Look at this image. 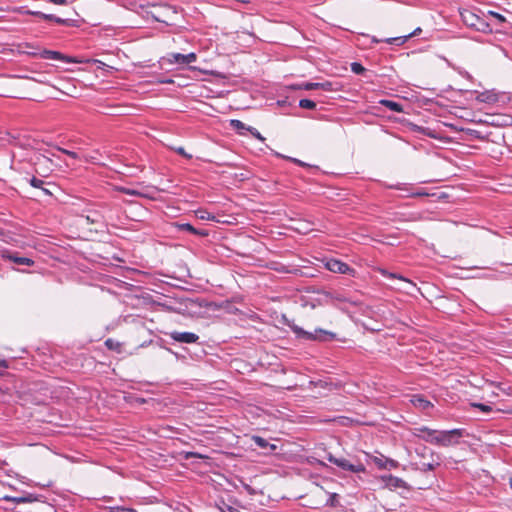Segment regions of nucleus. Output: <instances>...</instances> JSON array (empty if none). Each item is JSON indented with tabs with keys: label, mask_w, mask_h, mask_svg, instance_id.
<instances>
[{
	"label": "nucleus",
	"mask_w": 512,
	"mask_h": 512,
	"mask_svg": "<svg viewBox=\"0 0 512 512\" xmlns=\"http://www.w3.org/2000/svg\"><path fill=\"white\" fill-rule=\"evenodd\" d=\"M420 32H421V28H417L412 33H410L408 35L387 38L384 41L388 44L403 45L409 38L418 35Z\"/></svg>",
	"instance_id": "2eb2a0df"
},
{
	"label": "nucleus",
	"mask_w": 512,
	"mask_h": 512,
	"mask_svg": "<svg viewBox=\"0 0 512 512\" xmlns=\"http://www.w3.org/2000/svg\"><path fill=\"white\" fill-rule=\"evenodd\" d=\"M48 2L57 4V5H67L69 4L68 0H48Z\"/></svg>",
	"instance_id": "f704fd0d"
},
{
	"label": "nucleus",
	"mask_w": 512,
	"mask_h": 512,
	"mask_svg": "<svg viewBox=\"0 0 512 512\" xmlns=\"http://www.w3.org/2000/svg\"><path fill=\"white\" fill-rule=\"evenodd\" d=\"M37 421L45 422L47 420L45 418H42V417H37ZM48 421L50 422L51 420H48Z\"/></svg>",
	"instance_id": "37998d69"
},
{
	"label": "nucleus",
	"mask_w": 512,
	"mask_h": 512,
	"mask_svg": "<svg viewBox=\"0 0 512 512\" xmlns=\"http://www.w3.org/2000/svg\"><path fill=\"white\" fill-rule=\"evenodd\" d=\"M164 60L169 64L186 65L185 54L181 53H169L166 57H164Z\"/></svg>",
	"instance_id": "dca6fc26"
},
{
	"label": "nucleus",
	"mask_w": 512,
	"mask_h": 512,
	"mask_svg": "<svg viewBox=\"0 0 512 512\" xmlns=\"http://www.w3.org/2000/svg\"><path fill=\"white\" fill-rule=\"evenodd\" d=\"M383 482L387 488L396 489V488H404L406 487V483L401 478L389 475L383 477Z\"/></svg>",
	"instance_id": "4468645a"
},
{
	"label": "nucleus",
	"mask_w": 512,
	"mask_h": 512,
	"mask_svg": "<svg viewBox=\"0 0 512 512\" xmlns=\"http://www.w3.org/2000/svg\"><path fill=\"white\" fill-rule=\"evenodd\" d=\"M85 220L88 222V223H101L103 221V216L95 211V212H92L91 214L85 216Z\"/></svg>",
	"instance_id": "aec40b11"
},
{
	"label": "nucleus",
	"mask_w": 512,
	"mask_h": 512,
	"mask_svg": "<svg viewBox=\"0 0 512 512\" xmlns=\"http://www.w3.org/2000/svg\"><path fill=\"white\" fill-rule=\"evenodd\" d=\"M412 434L418 438L423 439L426 442H429L431 444H435L438 430H433L428 427H419L412 429Z\"/></svg>",
	"instance_id": "6e6552de"
},
{
	"label": "nucleus",
	"mask_w": 512,
	"mask_h": 512,
	"mask_svg": "<svg viewBox=\"0 0 512 512\" xmlns=\"http://www.w3.org/2000/svg\"><path fill=\"white\" fill-rule=\"evenodd\" d=\"M106 344H107V345H109V346H112L111 340H110V339H109V340H107V341H106Z\"/></svg>",
	"instance_id": "de8ad7c7"
},
{
	"label": "nucleus",
	"mask_w": 512,
	"mask_h": 512,
	"mask_svg": "<svg viewBox=\"0 0 512 512\" xmlns=\"http://www.w3.org/2000/svg\"><path fill=\"white\" fill-rule=\"evenodd\" d=\"M39 57L45 60H61L67 63H81L80 60L66 56L58 51L39 49L34 47V58Z\"/></svg>",
	"instance_id": "423d86ee"
},
{
	"label": "nucleus",
	"mask_w": 512,
	"mask_h": 512,
	"mask_svg": "<svg viewBox=\"0 0 512 512\" xmlns=\"http://www.w3.org/2000/svg\"><path fill=\"white\" fill-rule=\"evenodd\" d=\"M464 430L462 429H452L448 431H438V435L435 441V445L440 446H454L459 443V439L463 437Z\"/></svg>",
	"instance_id": "39448f33"
},
{
	"label": "nucleus",
	"mask_w": 512,
	"mask_h": 512,
	"mask_svg": "<svg viewBox=\"0 0 512 512\" xmlns=\"http://www.w3.org/2000/svg\"><path fill=\"white\" fill-rule=\"evenodd\" d=\"M488 15L495 18L499 23H504L506 21V18L498 12L488 11Z\"/></svg>",
	"instance_id": "cd10ccee"
},
{
	"label": "nucleus",
	"mask_w": 512,
	"mask_h": 512,
	"mask_svg": "<svg viewBox=\"0 0 512 512\" xmlns=\"http://www.w3.org/2000/svg\"><path fill=\"white\" fill-rule=\"evenodd\" d=\"M34 17L42 18L44 20L54 21L57 24L66 26H77V23L73 19H63L53 14H45L43 12L34 11Z\"/></svg>",
	"instance_id": "9d476101"
},
{
	"label": "nucleus",
	"mask_w": 512,
	"mask_h": 512,
	"mask_svg": "<svg viewBox=\"0 0 512 512\" xmlns=\"http://www.w3.org/2000/svg\"><path fill=\"white\" fill-rule=\"evenodd\" d=\"M189 457H198V458H203V456H202L201 454L194 453V452L188 453V454H187V458H189Z\"/></svg>",
	"instance_id": "ea45409f"
},
{
	"label": "nucleus",
	"mask_w": 512,
	"mask_h": 512,
	"mask_svg": "<svg viewBox=\"0 0 512 512\" xmlns=\"http://www.w3.org/2000/svg\"><path fill=\"white\" fill-rule=\"evenodd\" d=\"M53 155L49 150L42 149L38 140L34 139V172L45 177L53 169V162L50 156Z\"/></svg>",
	"instance_id": "f257e3e1"
},
{
	"label": "nucleus",
	"mask_w": 512,
	"mask_h": 512,
	"mask_svg": "<svg viewBox=\"0 0 512 512\" xmlns=\"http://www.w3.org/2000/svg\"><path fill=\"white\" fill-rule=\"evenodd\" d=\"M2 234H3V232H2V230L0 229V235H2Z\"/></svg>",
	"instance_id": "3c124183"
},
{
	"label": "nucleus",
	"mask_w": 512,
	"mask_h": 512,
	"mask_svg": "<svg viewBox=\"0 0 512 512\" xmlns=\"http://www.w3.org/2000/svg\"><path fill=\"white\" fill-rule=\"evenodd\" d=\"M380 104H382L383 106H385L386 108H388L389 110H391L393 112L399 113V112L403 111L402 105L398 102H394L391 100H381Z\"/></svg>",
	"instance_id": "a211bd4d"
},
{
	"label": "nucleus",
	"mask_w": 512,
	"mask_h": 512,
	"mask_svg": "<svg viewBox=\"0 0 512 512\" xmlns=\"http://www.w3.org/2000/svg\"><path fill=\"white\" fill-rule=\"evenodd\" d=\"M196 216H197V218H199L201 220H214L215 219V216L206 210H197Z\"/></svg>",
	"instance_id": "4be33fe9"
},
{
	"label": "nucleus",
	"mask_w": 512,
	"mask_h": 512,
	"mask_svg": "<svg viewBox=\"0 0 512 512\" xmlns=\"http://www.w3.org/2000/svg\"><path fill=\"white\" fill-rule=\"evenodd\" d=\"M34 82H40V83H43V82H44L43 77H40V78H35V77H34Z\"/></svg>",
	"instance_id": "a19ab883"
},
{
	"label": "nucleus",
	"mask_w": 512,
	"mask_h": 512,
	"mask_svg": "<svg viewBox=\"0 0 512 512\" xmlns=\"http://www.w3.org/2000/svg\"><path fill=\"white\" fill-rule=\"evenodd\" d=\"M351 70L355 74H362L365 71V68L358 62H353L351 64Z\"/></svg>",
	"instance_id": "393cba45"
},
{
	"label": "nucleus",
	"mask_w": 512,
	"mask_h": 512,
	"mask_svg": "<svg viewBox=\"0 0 512 512\" xmlns=\"http://www.w3.org/2000/svg\"><path fill=\"white\" fill-rule=\"evenodd\" d=\"M299 106L303 109L312 110L316 107V103L310 99H301L299 101Z\"/></svg>",
	"instance_id": "b1692460"
},
{
	"label": "nucleus",
	"mask_w": 512,
	"mask_h": 512,
	"mask_svg": "<svg viewBox=\"0 0 512 512\" xmlns=\"http://www.w3.org/2000/svg\"><path fill=\"white\" fill-rule=\"evenodd\" d=\"M252 440L254 441V443L262 448V449H267L269 448L270 450L274 451L276 449V445L274 444H270L266 439L260 437V436H253L252 437Z\"/></svg>",
	"instance_id": "f3484780"
},
{
	"label": "nucleus",
	"mask_w": 512,
	"mask_h": 512,
	"mask_svg": "<svg viewBox=\"0 0 512 512\" xmlns=\"http://www.w3.org/2000/svg\"><path fill=\"white\" fill-rule=\"evenodd\" d=\"M56 191H58V187L54 183H46L43 180L34 177V201L52 198Z\"/></svg>",
	"instance_id": "7ed1b4c3"
},
{
	"label": "nucleus",
	"mask_w": 512,
	"mask_h": 512,
	"mask_svg": "<svg viewBox=\"0 0 512 512\" xmlns=\"http://www.w3.org/2000/svg\"><path fill=\"white\" fill-rule=\"evenodd\" d=\"M248 131L257 139H259L260 141H264L265 138L253 127H249L248 128Z\"/></svg>",
	"instance_id": "c756f323"
},
{
	"label": "nucleus",
	"mask_w": 512,
	"mask_h": 512,
	"mask_svg": "<svg viewBox=\"0 0 512 512\" xmlns=\"http://www.w3.org/2000/svg\"><path fill=\"white\" fill-rule=\"evenodd\" d=\"M3 258L9 259L15 265H31L32 260L28 257L19 256L16 252L4 251L2 254Z\"/></svg>",
	"instance_id": "f8f14e48"
},
{
	"label": "nucleus",
	"mask_w": 512,
	"mask_h": 512,
	"mask_svg": "<svg viewBox=\"0 0 512 512\" xmlns=\"http://www.w3.org/2000/svg\"><path fill=\"white\" fill-rule=\"evenodd\" d=\"M0 367H7L5 360L0 359Z\"/></svg>",
	"instance_id": "79ce46f5"
},
{
	"label": "nucleus",
	"mask_w": 512,
	"mask_h": 512,
	"mask_svg": "<svg viewBox=\"0 0 512 512\" xmlns=\"http://www.w3.org/2000/svg\"><path fill=\"white\" fill-rule=\"evenodd\" d=\"M380 41H381V40H379V39H377V38H375V37H373V38H372V42H373V43H378V42H380Z\"/></svg>",
	"instance_id": "49530a36"
},
{
	"label": "nucleus",
	"mask_w": 512,
	"mask_h": 512,
	"mask_svg": "<svg viewBox=\"0 0 512 512\" xmlns=\"http://www.w3.org/2000/svg\"><path fill=\"white\" fill-rule=\"evenodd\" d=\"M327 459L329 462L337 465L339 468H341L345 471H350L353 473H360V472L365 471L364 465L360 462H358L356 464H352L349 462V460H347L345 458H337V457L333 456L332 454H329Z\"/></svg>",
	"instance_id": "0eeeda50"
},
{
	"label": "nucleus",
	"mask_w": 512,
	"mask_h": 512,
	"mask_svg": "<svg viewBox=\"0 0 512 512\" xmlns=\"http://www.w3.org/2000/svg\"><path fill=\"white\" fill-rule=\"evenodd\" d=\"M106 344H107V345H109V346H112L111 340H110V339H109V340H107V341H106Z\"/></svg>",
	"instance_id": "09e8293b"
},
{
	"label": "nucleus",
	"mask_w": 512,
	"mask_h": 512,
	"mask_svg": "<svg viewBox=\"0 0 512 512\" xmlns=\"http://www.w3.org/2000/svg\"><path fill=\"white\" fill-rule=\"evenodd\" d=\"M132 511L133 510L126 509V508H123V507H116V508H114L113 512H132Z\"/></svg>",
	"instance_id": "4c0bfd02"
},
{
	"label": "nucleus",
	"mask_w": 512,
	"mask_h": 512,
	"mask_svg": "<svg viewBox=\"0 0 512 512\" xmlns=\"http://www.w3.org/2000/svg\"><path fill=\"white\" fill-rule=\"evenodd\" d=\"M509 485L512 488V477L509 479Z\"/></svg>",
	"instance_id": "8fccbe9b"
},
{
	"label": "nucleus",
	"mask_w": 512,
	"mask_h": 512,
	"mask_svg": "<svg viewBox=\"0 0 512 512\" xmlns=\"http://www.w3.org/2000/svg\"><path fill=\"white\" fill-rule=\"evenodd\" d=\"M326 268L335 273L345 274L350 270V267L339 260L330 259L326 262Z\"/></svg>",
	"instance_id": "9b49d317"
},
{
	"label": "nucleus",
	"mask_w": 512,
	"mask_h": 512,
	"mask_svg": "<svg viewBox=\"0 0 512 512\" xmlns=\"http://www.w3.org/2000/svg\"><path fill=\"white\" fill-rule=\"evenodd\" d=\"M475 407L479 408L481 411H484V412H490L491 411V407L488 406V405H484V404H474Z\"/></svg>",
	"instance_id": "72a5a7b5"
},
{
	"label": "nucleus",
	"mask_w": 512,
	"mask_h": 512,
	"mask_svg": "<svg viewBox=\"0 0 512 512\" xmlns=\"http://www.w3.org/2000/svg\"><path fill=\"white\" fill-rule=\"evenodd\" d=\"M288 160L300 165V166H305L306 164L298 159H295V158H291V157H287Z\"/></svg>",
	"instance_id": "e433bc0d"
},
{
	"label": "nucleus",
	"mask_w": 512,
	"mask_h": 512,
	"mask_svg": "<svg viewBox=\"0 0 512 512\" xmlns=\"http://www.w3.org/2000/svg\"><path fill=\"white\" fill-rule=\"evenodd\" d=\"M460 16L462 22L469 28L482 33H492L493 31L490 24L472 10L463 9L460 11Z\"/></svg>",
	"instance_id": "f03ea898"
},
{
	"label": "nucleus",
	"mask_w": 512,
	"mask_h": 512,
	"mask_svg": "<svg viewBox=\"0 0 512 512\" xmlns=\"http://www.w3.org/2000/svg\"><path fill=\"white\" fill-rule=\"evenodd\" d=\"M319 89H322V90H325V91H331L332 90V83L331 82L319 83Z\"/></svg>",
	"instance_id": "2f4dec72"
},
{
	"label": "nucleus",
	"mask_w": 512,
	"mask_h": 512,
	"mask_svg": "<svg viewBox=\"0 0 512 512\" xmlns=\"http://www.w3.org/2000/svg\"><path fill=\"white\" fill-rule=\"evenodd\" d=\"M230 126L238 131H242V130L248 131V128H249V127H246V125L242 121L237 120V119L230 120Z\"/></svg>",
	"instance_id": "5701e85b"
},
{
	"label": "nucleus",
	"mask_w": 512,
	"mask_h": 512,
	"mask_svg": "<svg viewBox=\"0 0 512 512\" xmlns=\"http://www.w3.org/2000/svg\"><path fill=\"white\" fill-rule=\"evenodd\" d=\"M40 508H48L50 512L53 511V508L51 506L46 505L44 502H38L37 510Z\"/></svg>",
	"instance_id": "c9c22d12"
},
{
	"label": "nucleus",
	"mask_w": 512,
	"mask_h": 512,
	"mask_svg": "<svg viewBox=\"0 0 512 512\" xmlns=\"http://www.w3.org/2000/svg\"><path fill=\"white\" fill-rule=\"evenodd\" d=\"M185 60H186V64L193 63L197 60V55L194 52L185 54Z\"/></svg>",
	"instance_id": "c85d7f7f"
},
{
	"label": "nucleus",
	"mask_w": 512,
	"mask_h": 512,
	"mask_svg": "<svg viewBox=\"0 0 512 512\" xmlns=\"http://www.w3.org/2000/svg\"><path fill=\"white\" fill-rule=\"evenodd\" d=\"M410 402L412 405L420 410L427 411L430 409L433 405L430 401L425 399L421 395H414L411 397Z\"/></svg>",
	"instance_id": "ddd939ff"
},
{
	"label": "nucleus",
	"mask_w": 512,
	"mask_h": 512,
	"mask_svg": "<svg viewBox=\"0 0 512 512\" xmlns=\"http://www.w3.org/2000/svg\"><path fill=\"white\" fill-rule=\"evenodd\" d=\"M242 33H246V34H248V35H250V36H253V33H252V32H249V31H247V30H243V31H242Z\"/></svg>",
	"instance_id": "a18cd8bd"
},
{
	"label": "nucleus",
	"mask_w": 512,
	"mask_h": 512,
	"mask_svg": "<svg viewBox=\"0 0 512 512\" xmlns=\"http://www.w3.org/2000/svg\"><path fill=\"white\" fill-rule=\"evenodd\" d=\"M179 229L181 230H185V231H188L192 234H195V235H200V236H207L208 233L206 231H199L197 229H195L191 224L189 223H183V224H179L178 225Z\"/></svg>",
	"instance_id": "6ab92c4d"
},
{
	"label": "nucleus",
	"mask_w": 512,
	"mask_h": 512,
	"mask_svg": "<svg viewBox=\"0 0 512 512\" xmlns=\"http://www.w3.org/2000/svg\"><path fill=\"white\" fill-rule=\"evenodd\" d=\"M58 150L61 151L64 154L68 155L69 157H71L73 159H77L78 158V154L73 152V151L66 150V149H63V148H59Z\"/></svg>",
	"instance_id": "7c9ffc66"
},
{
	"label": "nucleus",
	"mask_w": 512,
	"mask_h": 512,
	"mask_svg": "<svg viewBox=\"0 0 512 512\" xmlns=\"http://www.w3.org/2000/svg\"><path fill=\"white\" fill-rule=\"evenodd\" d=\"M120 191L123 192L124 194H127V195H131V196H144L143 193L137 191V190H134V189H130V188H120Z\"/></svg>",
	"instance_id": "bb28decb"
},
{
	"label": "nucleus",
	"mask_w": 512,
	"mask_h": 512,
	"mask_svg": "<svg viewBox=\"0 0 512 512\" xmlns=\"http://www.w3.org/2000/svg\"><path fill=\"white\" fill-rule=\"evenodd\" d=\"M168 335L172 340L186 344L195 343L199 339V336L192 332L172 331Z\"/></svg>",
	"instance_id": "1a4fd4ad"
},
{
	"label": "nucleus",
	"mask_w": 512,
	"mask_h": 512,
	"mask_svg": "<svg viewBox=\"0 0 512 512\" xmlns=\"http://www.w3.org/2000/svg\"><path fill=\"white\" fill-rule=\"evenodd\" d=\"M440 465V463L438 461H433V462H423L421 463V467H420V470L421 471H433L436 469V467H438Z\"/></svg>",
	"instance_id": "412c9836"
},
{
	"label": "nucleus",
	"mask_w": 512,
	"mask_h": 512,
	"mask_svg": "<svg viewBox=\"0 0 512 512\" xmlns=\"http://www.w3.org/2000/svg\"><path fill=\"white\" fill-rule=\"evenodd\" d=\"M33 73H38V64H34Z\"/></svg>",
	"instance_id": "c03bdc74"
},
{
	"label": "nucleus",
	"mask_w": 512,
	"mask_h": 512,
	"mask_svg": "<svg viewBox=\"0 0 512 512\" xmlns=\"http://www.w3.org/2000/svg\"><path fill=\"white\" fill-rule=\"evenodd\" d=\"M224 512H240L237 508H234L232 506H227L226 510Z\"/></svg>",
	"instance_id": "58836bf2"
},
{
	"label": "nucleus",
	"mask_w": 512,
	"mask_h": 512,
	"mask_svg": "<svg viewBox=\"0 0 512 512\" xmlns=\"http://www.w3.org/2000/svg\"><path fill=\"white\" fill-rule=\"evenodd\" d=\"M299 88L304 89V90L319 89V83L307 82V83H303V84L299 85Z\"/></svg>",
	"instance_id": "a878e982"
},
{
	"label": "nucleus",
	"mask_w": 512,
	"mask_h": 512,
	"mask_svg": "<svg viewBox=\"0 0 512 512\" xmlns=\"http://www.w3.org/2000/svg\"><path fill=\"white\" fill-rule=\"evenodd\" d=\"M175 151L179 154V155H182L188 159L192 158V155L188 154L185 152L184 148L183 147H178L175 149Z\"/></svg>",
	"instance_id": "473e14b6"
},
{
	"label": "nucleus",
	"mask_w": 512,
	"mask_h": 512,
	"mask_svg": "<svg viewBox=\"0 0 512 512\" xmlns=\"http://www.w3.org/2000/svg\"><path fill=\"white\" fill-rule=\"evenodd\" d=\"M292 330L299 338L306 340L326 341L329 339H333L335 337V334L333 332L320 328L315 329L313 332H308L295 325L292 326Z\"/></svg>",
	"instance_id": "20e7f679"
}]
</instances>
